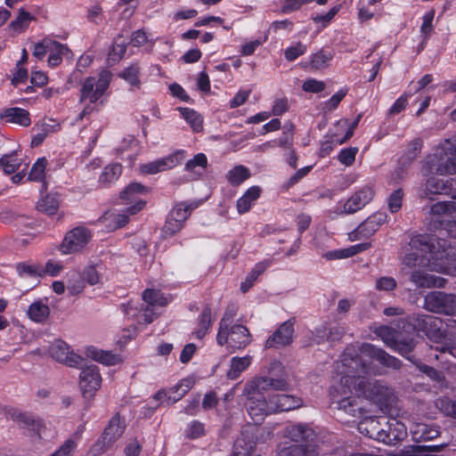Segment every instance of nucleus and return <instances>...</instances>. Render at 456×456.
Returning <instances> with one entry per match:
<instances>
[{
	"mask_svg": "<svg viewBox=\"0 0 456 456\" xmlns=\"http://www.w3.org/2000/svg\"><path fill=\"white\" fill-rule=\"evenodd\" d=\"M365 357L395 370L402 365L399 359L369 343L362 344L359 348H346L341 360L335 364L330 394L338 410L358 419L366 413L362 396L376 403L387 404L392 395L387 387L367 378L372 370Z\"/></svg>",
	"mask_w": 456,
	"mask_h": 456,
	"instance_id": "nucleus-1",
	"label": "nucleus"
},
{
	"mask_svg": "<svg viewBox=\"0 0 456 456\" xmlns=\"http://www.w3.org/2000/svg\"><path fill=\"white\" fill-rule=\"evenodd\" d=\"M289 387L284 379L256 377L248 381L243 389L246 409L255 424L260 423L265 416L277 411L295 410L302 405V400L289 395H274L272 391H283Z\"/></svg>",
	"mask_w": 456,
	"mask_h": 456,
	"instance_id": "nucleus-2",
	"label": "nucleus"
},
{
	"mask_svg": "<svg viewBox=\"0 0 456 456\" xmlns=\"http://www.w3.org/2000/svg\"><path fill=\"white\" fill-rule=\"evenodd\" d=\"M428 237L414 235L403 248L401 263L404 269L428 266L431 271L456 277V257L449 252H434Z\"/></svg>",
	"mask_w": 456,
	"mask_h": 456,
	"instance_id": "nucleus-3",
	"label": "nucleus"
},
{
	"mask_svg": "<svg viewBox=\"0 0 456 456\" xmlns=\"http://www.w3.org/2000/svg\"><path fill=\"white\" fill-rule=\"evenodd\" d=\"M112 81V73L108 69H102L96 76L87 77L80 88V102H88L79 114V118L93 112V104L102 105L108 96V89Z\"/></svg>",
	"mask_w": 456,
	"mask_h": 456,
	"instance_id": "nucleus-4",
	"label": "nucleus"
},
{
	"mask_svg": "<svg viewBox=\"0 0 456 456\" xmlns=\"http://www.w3.org/2000/svg\"><path fill=\"white\" fill-rule=\"evenodd\" d=\"M144 306L138 310L133 305H122L123 311L129 318H134L138 324H150L159 314L158 309L164 307L170 302L159 290L147 289L142 294Z\"/></svg>",
	"mask_w": 456,
	"mask_h": 456,
	"instance_id": "nucleus-5",
	"label": "nucleus"
},
{
	"mask_svg": "<svg viewBox=\"0 0 456 456\" xmlns=\"http://www.w3.org/2000/svg\"><path fill=\"white\" fill-rule=\"evenodd\" d=\"M426 165L429 173L440 175L456 174V138L445 139L428 157Z\"/></svg>",
	"mask_w": 456,
	"mask_h": 456,
	"instance_id": "nucleus-6",
	"label": "nucleus"
},
{
	"mask_svg": "<svg viewBox=\"0 0 456 456\" xmlns=\"http://www.w3.org/2000/svg\"><path fill=\"white\" fill-rule=\"evenodd\" d=\"M252 338L248 329L240 323L228 327H218L216 335L217 345L225 346L229 349L241 350L251 343Z\"/></svg>",
	"mask_w": 456,
	"mask_h": 456,
	"instance_id": "nucleus-7",
	"label": "nucleus"
},
{
	"mask_svg": "<svg viewBox=\"0 0 456 456\" xmlns=\"http://www.w3.org/2000/svg\"><path fill=\"white\" fill-rule=\"evenodd\" d=\"M424 307L429 312L454 315L456 314V296L442 291H432L425 297Z\"/></svg>",
	"mask_w": 456,
	"mask_h": 456,
	"instance_id": "nucleus-8",
	"label": "nucleus"
},
{
	"mask_svg": "<svg viewBox=\"0 0 456 456\" xmlns=\"http://www.w3.org/2000/svg\"><path fill=\"white\" fill-rule=\"evenodd\" d=\"M186 157V151L179 149L167 156L154 159L139 167L142 175H156L168 171L182 164Z\"/></svg>",
	"mask_w": 456,
	"mask_h": 456,
	"instance_id": "nucleus-9",
	"label": "nucleus"
},
{
	"mask_svg": "<svg viewBox=\"0 0 456 456\" xmlns=\"http://www.w3.org/2000/svg\"><path fill=\"white\" fill-rule=\"evenodd\" d=\"M186 157V151L179 149L167 156L154 159L139 167L142 175H156L168 171L182 164Z\"/></svg>",
	"mask_w": 456,
	"mask_h": 456,
	"instance_id": "nucleus-10",
	"label": "nucleus"
},
{
	"mask_svg": "<svg viewBox=\"0 0 456 456\" xmlns=\"http://www.w3.org/2000/svg\"><path fill=\"white\" fill-rule=\"evenodd\" d=\"M284 436L297 444L291 446H300L304 451L316 450L315 441L317 436L314 430L307 425H289L286 427Z\"/></svg>",
	"mask_w": 456,
	"mask_h": 456,
	"instance_id": "nucleus-11",
	"label": "nucleus"
},
{
	"mask_svg": "<svg viewBox=\"0 0 456 456\" xmlns=\"http://www.w3.org/2000/svg\"><path fill=\"white\" fill-rule=\"evenodd\" d=\"M149 192L150 189L140 183L128 184L120 193V198L124 203L130 205L126 208V212L129 215H135L141 211L146 205V200L142 197Z\"/></svg>",
	"mask_w": 456,
	"mask_h": 456,
	"instance_id": "nucleus-12",
	"label": "nucleus"
},
{
	"mask_svg": "<svg viewBox=\"0 0 456 456\" xmlns=\"http://www.w3.org/2000/svg\"><path fill=\"white\" fill-rule=\"evenodd\" d=\"M373 197V186L367 184L356 191L346 201L339 202L338 206V212L346 215L354 214L370 203Z\"/></svg>",
	"mask_w": 456,
	"mask_h": 456,
	"instance_id": "nucleus-13",
	"label": "nucleus"
},
{
	"mask_svg": "<svg viewBox=\"0 0 456 456\" xmlns=\"http://www.w3.org/2000/svg\"><path fill=\"white\" fill-rule=\"evenodd\" d=\"M456 199V196H453ZM431 214L433 216H437L436 221L439 222L442 225L444 224V229L447 231L448 234L456 238V220H450L447 217H456V201L450 202H437L431 207Z\"/></svg>",
	"mask_w": 456,
	"mask_h": 456,
	"instance_id": "nucleus-14",
	"label": "nucleus"
},
{
	"mask_svg": "<svg viewBox=\"0 0 456 456\" xmlns=\"http://www.w3.org/2000/svg\"><path fill=\"white\" fill-rule=\"evenodd\" d=\"M91 234L87 229L77 227L69 232L61 245L62 254H72L81 250L89 241Z\"/></svg>",
	"mask_w": 456,
	"mask_h": 456,
	"instance_id": "nucleus-15",
	"label": "nucleus"
},
{
	"mask_svg": "<svg viewBox=\"0 0 456 456\" xmlns=\"http://www.w3.org/2000/svg\"><path fill=\"white\" fill-rule=\"evenodd\" d=\"M102 377L98 367L90 365L82 369L79 376V386L84 397L92 398L100 388Z\"/></svg>",
	"mask_w": 456,
	"mask_h": 456,
	"instance_id": "nucleus-16",
	"label": "nucleus"
},
{
	"mask_svg": "<svg viewBox=\"0 0 456 456\" xmlns=\"http://www.w3.org/2000/svg\"><path fill=\"white\" fill-rule=\"evenodd\" d=\"M387 222V216L385 212L378 211L365 219L350 234L351 240H361L372 236L379 227Z\"/></svg>",
	"mask_w": 456,
	"mask_h": 456,
	"instance_id": "nucleus-17",
	"label": "nucleus"
},
{
	"mask_svg": "<svg viewBox=\"0 0 456 456\" xmlns=\"http://www.w3.org/2000/svg\"><path fill=\"white\" fill-rule=\"evenodd\" d=\"M50 355L57 362L75 367L81 363L82 358L75 354L69 346L62 340H55L49 347Z\"/></svg>",
	"mask_w": 456,
	"mask_h": 456,
	"instance_id": "nucleus-18",
	"label": "nucleus"
},
{
	"mask_svg": "<svg viewBox=\"0 0 456 456\" xmlns=\"http://www.w3.org/2000/svg\"><path fill=\"white\" fill-rule=\"evenodd\" d=\"M294 327L290 321L284 322L265 341V348H280L293 340Z\"/></svg>",
	"mask_w": 456,
	"mask_h": 456,
	"instance_id": "nucleus-19",
	"label": "nucleus"
},
{
	"mask_svg": "<svg viewBox=\"0 0 456 456\" xmlns=\"http://www.w3.org/2000/svg\"><path fill=\"white\" fill-rule=\"evenodd\" d=\"M194 383L193 378L183 379L170 391H159L154 395V399L161 403H174L183 398L194 386Z\"/></svg>",
	"mask_w": 456,
	"mask_h": 456,
	"instance_id": "nucleus-20",
	"label": "nucleus"
},
{
	"mask_svg": "<svg viewBox=\"0 0 456 456\" xmlns=\"http://www.w3.org/2000/svg\"><path fill=\"white\" fill-rule=\"evenodd\" d=\"M384 434L381 435V443L385 444H394L407 436L405 425L396 419H386L384 422Z\"/></svg>",
	"mask_w": 456,
	"mask_h": 456,
	"instance_id": "nucleus-21",
	"label": "nucleus"
},
{
	"mask_svg": "<svg viewBox=\"0 0 456 456\" xmlns=\"http://www.w3.org/2000/svg\"><path fill=\"white\" fill-rule=\"evenodd\" d=\"M363 420L359 423L358 430L361 434L377 440L381 443V435L384 434V422L386 421L385 417H365V414L362 417Z\"/></svg>",
	"mask_w": 456,
	"mask_h": 456,
	"instance_id": "nucleus-22",
	"label": "nucleus"
},
{
	"mask_svg": "<svg viewBox=\"0 0 456 456\" xmlns=\"http://www.w3.org/2000/svg\"><path fill=\"white\" fill-rule=\"evenodd\" d=\"M410 281L418 288H443L445 284V279L428 274L425 272L416 270L411 272Z\"/></svg>",
	"mask_w": 456,
	"mask_h": 456,
	"instance_id": "nucleus-23",
	"label": "nucleus"
},
{
	"mask_svg": "<svg viewBox=\"0 0 456 456\" xmlns=\"http://www.w3.org/2000/svg\"><path fill=\"white\" fill-rule=\"evenodd\" d=\"M18 423L30 432H33L38 438H45L47 436V428L45 422L31 414L21 413L17 418Z\"/></svg>",
	"mask_w": 456,
	"mask_h": 456,
	"instance_id": "nucleus-24",
	"label": "nucleus"
},
{
	"mask_svg": "<svg viewBox=\"0 0 456 456\" xmlns=\"http://www.w3.org/2000/svg\"><path fill=\"white\" fill-rule=\"evenodd\" d=\"M60 129L61 125L55 119H45L42 122L37 123L34 127L36 134L32 137L31 145L34 147L38 146L48 136V134L55 133Z\"/></svg>",
	"mask_w": 456,
	"mask_h": 456,
	"instance_id": "nucleus-25",
	"label": "nucleus"
},
{
	"mask_svg": "<svg viewBox=\"0 0 456 456\" xmlns=\"http://www.w3.org/2000/svg\"><path fill=\"white\" fill-rule=\"evenodd\" d=\"M456 181L452 178L444 179L429 177L426 182V194H449L452 191Z\"/></svg>",
	"mask_w": 456,
	"mask_h": 456,
	"instance_id": "nucleus-26",
	"label": "nucleus"
},
{
	"mask_svg": "<svg viewBox=\"0 0 456 456\" xmlns=\"http://www.w3.org/2000/svg\"><path fill=\"white\" fill-rule=\"evenodd\" d=\"M0 118L5 122L17 124L21 126H28L31 123L28 111L18 107L3 110L0 113Z\"/></svg>",
	"mask_w": 456,
	"mask_h": 456,
	"instance_id": "nucleus-27",
	"label": "nucleus"
},
{
	"mask_svg": "<svg viewBox=\"0 0 456 456\" xmlns=\"http://www.w3.org/2000/svg\"><path fill=\"white\" fill-rule=\"evenodd\" d=\"M125 428V421L121 419L118 415H116L110 420L109 425L102 435V437L105 440L106 444L112 446V444L121 437Z\"/></svg>",
	"mask_w": 456,
	"mask_h": 456,
	"instance_id": "nucleus-28",
	"label": "nucleus"
},
{
	"mask_svg": "<svg viewBox=\"0 0 456 456\" xmlns=\"http://www.w3.org/2000/svg\"><path fill=\"white\" fill-rule=\"evenodd\" d=\"M27 315L36 323H45L50 315V307L46 300L38 299L33 302L27 310Z\"/></svg>",
	"mask_w": 456,
	"mask_h": 456,
	"instance_id": "nucleus-29",
	"label": "nucleus"
},
{
	"mask_svg": "<svg viewBox=\"0 0 456 456\" xmlns=\"http://www.w3.org/2000/svg\"><path fill=\"white\" fill-rule=\"evenodd\" d=\"M85 354L87 358L105 365H115L120 362V357L118 354L110 351L100 350L93 346L85 348Z\"/></svg>",
	"mask_w": 456,
	"mask_h": 456,
	"instance_id": "nucleus-30",
	"label": "nucleus"
},
{
	"mask_svg": "<svg viewBox=\"0 0 456 456\" xmlns=\"http://www.w3.org/2000/svg\"><path fill=\"white\" fill-rule=\"evenodd\" d=\"M261 194L258 186L249 187L244 194L237 200L236 208L239 214H245L252 208Z\"/></svg>",
	"mask_w": 456,
	"mask_h": 456,
	"instance_id": "nucleus-31",
	"label": "nucleus"
},
{
	"mask_svg": "<svg viewBox=\"0 0 456 456\" xmlns=\"http://www.w3.org/2000/svg\"><path fill=\"white\" fill-rule=\"evenodd\" d=\"M122 174V166L119 163L107 165L99 175L98 182L102 186L109 187L114 183Z\"/></svg>",
	"mask_w": 456,
	"mask_h": 456,
	"instance_id": "nucleus-32",
	"label": "nucleus"
},
{
	"mask_svg": "<svg viewBox=\"0 0 456 456\" xmlns=\"http://www.w3.org/2000/svg\"><path fill=\"white\" fill-rule=\"evenodd\" d=\"M81 432H75L49 456H73L80 441Z\"/></svg>",
	"mask_w": 456,
	"mask_h": 456,
	"instance_id": "nucleus-33",
	"label": "nucleus"
},
{
	"mask_svg": "<svg viewBox=\"0 0 456 456\" xmlns=\"http://www.w3.org/2000/svg\"><path fill=\"white\" fill-rule=\"evenodd\" d=\"M412 436L417 441H428L436 438L440 432L436 426H428L424 423L415 424L411 428Z\"/></svg>",
	"mask_w": 456,
	"mask_h": 456,
	"instance_id": "nucleus-34",
	"label": "nucleus"
},
{
	"mask_svg": "<svg viewBox=\"0 0 456 456\" xmlns=\"http://www.w3.org/2000/svg\"><path fill=\"white\" fill-rule=\"evenodd\" d=\"M141 67L138 63H132L126 67L118 74V77L124 79L133 88L139 89L141 87Z\"/></svg>",
	"mask_w": 456,
	"mask_h": 456,
	"instance_id": "nucleus-35",
	"label": "nucleus"
},
{
	"mask_svg": "<svg viewBox=\"0 0 456 456\" xmlns=\"http://www.w3.org/2000/svg\"><path fill=\"white\" fill-rule=\"evenodd\" d=\"M251 356L232 357L230 361V369L227 371V377L230 379H236L251 364Z\"/></svg>",
	"mask_w": 456,
	"mask_h": 456,
	"instance_id": "nucleus-36",
	"label": "nucleus"
},
{
	"mask_svg": "<svg viewBox=\"0 0 456 456\" xmlns=\"http://www.w3.org/2000/svg\"><path fill=\"white\" fill-rule=\"evenodd\" d=\"M33 20L34 17L32 14L23 8H20L17 18L9 24L8 28L12 34L22 33L27 29L30 21Z\"/></svg>",
	"mask_w": 456,
	"mask_h": 456,
	"instance_id": "nucleus-37",
	"label": "nucleus"
},
{
	"mask_svg": "<svg viewBox=\"0 0 456 456\" xmlns=\"http://www.w3.org/2000/svg\"><path fill=\"white\" fill-rule=\"evenodd\" d=\"M127 214L126 211V213L106 212L101 220L110 230H116L128 223Z\"/></svg>",
	"mask_w": 456,
	"mask_h": 456,
	"instance_id": "nucleus-38",
	"label": "nucleus"
},
{
	"mask_svg": "<svg viewBox=\"0 0 456 456\" xmlns=\"http://www.w3.org/2000/svg\"><path fill=\"white\" fill-rule=\"evenodd\" d=\"M271 265L268 260L257 263L251 272L247 275L244 281L241 282L240 289L242 292H247L256 281L259 275H261Z\"/></svg>",
	"mask_w": 456,
	"mask_h": 456,
	"instance_id": "nucleus-39",
	"label": "nucleus"
},
{
	"mask_svg": "<svg viewBox=\"0 0 456 456\" xmlns=\"http://www.w3.org/2000/svg\"><path fill=\"white\" fill-rule=\"evenodd\" d=\"M196 208V203L180 202L173 208L167 217L171 218L172 221L177 219L178 222L183 224L191 211Z\"/></svg>",
	"mask_w": 456,
	"mask_h": 456,
	"instance_id": "nucleus-40",
	"label": "nucleus"
},
{
	"mask_svg": "<svg viewBox=\"0 0 456 456\" xmlns=\"http://www.w3.org/2000/svg\"><path fill=\"white\" fill-rule=\"evenodd\" d=\"M54 45L55 46H53V50L51 49V51H48V64L51 67L58 66L61 62L63 57H70V51L66 45L57 41H54Z\"/></svg>",
	"mask_w": 456,
	"mask_h": 456,
	"instance_id": "nucleus-41",
	"label": "nucleus"
},
{
	"mask_svg": "<svg viewBox=\"0 0 456 456\" xmlns=\"http://www.w3.org/2000/svg\"><path fill=\"white\" fill-rule=\"evenodd\" d=\"M118 151L122 155V159L127 158L133 162L138 155V141L134 136H128L124 139Z\"/></svg>",
	"mask_w": 456,
	"mask_h": 456,
	"instance_id": "nucleus-42",
	"label": "nucleus"
},
{
	"mask_svg": "<svg viewBox=\"0 0 456 456\" xmlns=\"http://www.w3.org/2000/svg\"><path fill=\"white\" fill-rule=\"evenodd\" d=\"M344 329L340 326H333L328 328L326 326H322L316 330V336L318 339H316V343H320L325 339L330 340H338L344 335Z\"/></svg>",
	"mask_w": 456,
	"mask_h": 456,
	"instance_id": "nucleus-43",
	"label": "nucleus"
},
{
	"mask_svg": "<svg viewBox=\"0 0 456 456\" xmlns=\"http://www.w3.org/2000/svg\"><path fill=\"white\" fill-rule=\"evenodd\" d=\"M212 325L211 310L210 308H205L199 319L197 327L193 332L197 338H202L208 331Z\"/></svg>",
	"mask_w": 456,
	"mask_h": 456,
	"instance_id": "nucleus-44",
	"label": "nucleus"
},
{
	"mask_svg": "<svg viewBox=\"0 0 456 456\" xmlns=\"http://www.w3.org/2000/svg\"><path fill=\"white\" fill-rule=\"evenodd\" d=\"M179 111L194 132H200L202 130L203 121L198 112L189 108H179Z\"/></svg>",
	"mask_w": 456,
	"mask_h": 456,
	"instance_id": "nucleus-45",
	"label": "nucleus"
},
{
	"mask_svg": "<svg viewBox=\"0 0 456 456\" xmlns=\"http://www.w3.org/2000/svg\"><path fill=\"white\" fill-rule=\"evenodd\" d=\"M68 276L69 280L67 289L71 295H78L81 293L86 288V282L81 273L72 271L69 273Z\"/></svg>",
	"mask_w": 456,
	"mask_h": 456,
	"instance_id": "nucleus-46",
	"label": "nucleus"
},
{
	"mask_svg": "<svg viewBox=\"0 0 456 456\" xmlns=\"http://www.w3.org/2000/svg\"><path fill=\"white\" fill-rule=\"evenodd\" d=\"M37 207L39 211L52 216L59 208V200L55 195L48 194L38 200Z\"/></svg>",
	"mask_w": 456,
	"mask_h": 456,
	"instance_id": "nucleus-47",
	"label": "nucleus"
},
{
	"mask_svg": "<svg viewBox=\"0 0 456 456\" xmlns=\"http://www.w3.org/2000/svg\"><path fill=\"white\" fill-rule=\"evenodd\" d=\"M423 141L420 138H414L411 141L402 157L403 163L409 164L413 161L421 151Z\"/></svg>",
	"mask_w": 456,
	"mask_h": 456,
	"instance_id": "nucleus-48",
	"label": "nucleus"
},
{
	"mask_svg": "<svg viewBox=\"0 0 456 456\" xmlns=\"http://www.w3.org/2000/svg\"><path fill=\"white\" fill-rule=\"evenodd\" d=\"M250 176V173L248 169L243 166H236L232 169H231L227 175L226 178L228 182L232 185H239L247 180Z\"/></svg>",
	"mask_w": 456,
	"mask_h": 456,
	"instance_id": "nucleus-49",
	"label": "nucleus"
},
{
	"mask_svg": "<svg viewBox=\"0 0 456 456\" xmlns=\"http://www.w3.org/2000/svg\"><path fill=\"white\" fill-rule=\"evenodd\" d=\"M276 456H319L316 450H305L300 446H283L277 452Z\"/></svg>",
	"mask_w": 456,
	"mask_h": 456,
	"instance_id": "nucleus-50",
	"label": "nucleus"
},
{
	"mask_svg": "<svg viewBox=\"0 0 456 456\" xmlns=\"http://www.w3.org/2000/svg\"><path fill=\"white\" fill-rule=\"evenodd\" d=\"M332 57V52L322 49L319 52L313 54L311 58V66L315 69H323L328 66Z\"/></svg>",
	"mask_w": 456,
	"mask_h": 456,
	"instance_id": "nucleus-51",
	"label": "nucleus"
},
{
	"mask_svg": "<svg viewBox=\"0 0 456 456\" xmlns=\"http://www.w3.org/2000/svg\"><path fill=\"white\" fill-rule=\"evenodd\" d=\"M100 266L89 265L81 273L86 284L94 286L102 282V277L100 272Z\"/></svg>",
	"mask_w": 456,
	"mask_h": 456,
	"instance_id": "nucleus-52",
	"label": "nucleus"
},
{
	"mask_svg": "<svg viewBox=\"0 0 456 456\" xmlns=\"http://www.w3.org/2000/svg\"><path fill=\"white\" fill-rule=\"evenodd\" d=\"M435 405L445 416L456 419V401L441 397L436 400Z\"/></svg>",
	"mask_w": 456,
	"mask_h": 456,
	"instance_id": "nucleus-53",
	"label": "nucleus"
},
{
	"mask_svg": "<svg viewBox=\"0 0 456 456\" xmlns=\"http://www.w3.org/2000/svg\"><path fill=\"white\" fill-rule=\"evenodd\" d=\"M208 165V158L204 153H198L189 159L184 166L187 172L199 173L198 169H204Z\"/></svg>",
	"mask_w": 456,
	"mask_h": 456,
	"instance_id": "nucleus-54",
	"label": "nucleus"
},
{
	"mask_svg": "<svg viewBox=\"0 0 456 456\" xmlns=\"http://www.w3.org/2000/svg\"><path fill=\"white\" fill-rule=\"evenodd\" d=\"M46 166L47 159L45 158L38 159L32 166L28 175V179L35 182H42L45 179Z\"/></svg>",
	"mask_w": 456,
	"mask_h": 456,
	"instance_id": "nucleus-55",
	"label": "nucleus"
},
{
	"mask_svg": "<svg viewBox=\"0 0 456 456\" xmlns=\"http://www.w3.org/2000/svg\"><path fill=\"white\" fill-rule=\"evenodd\" d=\"M20 160L15 155H4L0 159V166L7 175L13 174L20 167Z\"/></svg>",
	"mask_w": 456,
	"mask_h": 456,
	"instance_id": "nucleus-56",
	"label": "nucleus"
},
{
	"mask_svg": "<svg viewBox=\"0 0 456 456\" xmlns=\"http://www.w3.org/2000/svg\"><path fill=\"white\" fill-rule=\"evenodd\" d=\"M17 272L21 277H41L44 275L42 266L35 265L19 264Z\"/></svg>",
	"mask_w": 456,
	"mask_h": 456,
	"instance_id": "nucleus-57",
	"label": "nucleus"
},
{
	"mask_svg": "<svg viewBox=\"0 0 456 456\" xmlns=\"http://www.w3.org/2000/svg\"><path fill=\"white\" fill-rule=\"evenodd\" d=\"M53 46H55L54 40L49 38L36 43L33 48V56L38 60H42L48 53V51L53 50Z\"/></svg>",
	"mask_w": 456,
	"mask_h": 456,
	"instance_id": "nucleus-58",
	"label": "nucleus"
},
{
	"mask_svg": "<svg viewBox=\"0 0 456 456\" xmlns=\"http://www.w3.org/2000/svg\"><path fill=\"white\" fill-rule=\"evenodd\" d=\"M184 434L186 437L190 439H197L205 435L204 424L199 420H192L190 422L185 430Z\"/></svg>",
	"mask_w": 456,
	"mask_h": 456,
	"instance_id": "nucleus-59",
	"label": "nucleus"
},
{
	"mask_svg": "<svg viewBox=\"0 0 456 456\" xmlns=\"http://www.w3.org/2000/svg\"><path fill=\"white\" fill-rule=\"evenodd\" d=\"M403 191L402 189L394 191L388 197L387 206L391 213L398 212L402 208Z\"/></svg>",
	"mask_w": 456,
	"mask_h": 456,
	"instance_id": "nucleus-60",
	"label": "nucleus"
},
{
	"mask_svg": "<svg viewBox=\"0 0 456 456\" xmlns=\"http://www.w3.org/2000/svg\"><path fill=\"white\" fill-rule=\"evenodd\" d=\"M358 148L356 147H349L343 149L338 153V159L341 164L346 167H350L354 164Z\"/></svg>",
	"mask_w": 456,
	"mask_h": 456,
	"instance_id": "nucleus-61",
	"label": "nucleus"
},
{
	"mask_svg": "<svg viewBox=\"0 0 456 456\" xmlns=\"http://www.w3.org/2000/svg\"><path fill=\"white\" fill-rule=\"evenodd\" d=\"M396 281L390 276H382L377 279L375 289L379 291L390 292L396 288Z\"/></svg>",
	"mask_w": 456,
	"mask_h": 456,
	"instance_id": "nucleus-62",
	"label": "nucleus"
},
{
	"mask_svg": "<svg viewBox=\"0 0 456 456\" xmlns=\"http://www.w3.org/2000/svg\"><path fill=\"white\" fill-rule=\"evenodd\" d=\"M307 46L300 42L297 45L288 47L285 50L284 56L289 61H293L299 56L306 53Z\"/></svg>",
	"mask_w": 456,
	"mask_h": 456,
	"instance_id": "nucleus-63",
	"label": "nucleus"
},
{
	"mask_svg": "<svg viewBox=\"0 0 456 456\" xmlns=\"http://www.w3.org/2000/svg\"><path fill=\"white\" fill-rule=\"evenodd\" d=\"M111 446L105 443V440L101 436L86 452V456H101L107 452Z\"/></svg>",
	"mask_w": 456,
	"mask_h": 456,
	"instance_id": "nucleus-64",
	"label": "nucleus"
}]
</instances>
